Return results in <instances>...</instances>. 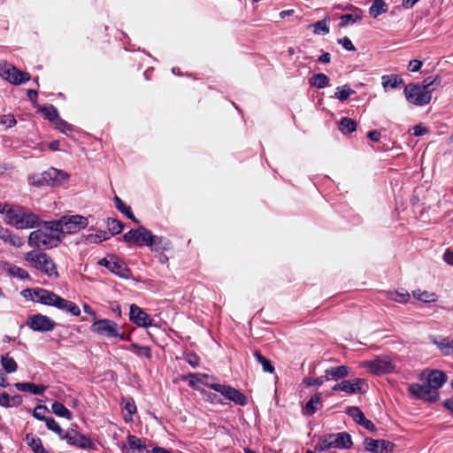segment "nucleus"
Instances as JSON below:
<instances>
[{
  "label": "nucleus",
  "mask_w": 453,
  "mask_h": 453,
  "mask_svg": "<svg viewBox=\"0 0 453 453\" xmlns=\"http://www.w3.org/2000/svg\"><path fill=\"white\" fill-rule=\"evenodd\" d=\"M62 235L53 221L45 222L43 226L30 233L28 236V244L31 247L38 249H51L57 247Z\"/></svg>",
  "instance_id": "1"
},
{
  "label": "nucleus",
  "mask_w": 453,
  "mask_h": 453,
  "mask_svg": "<svg viewBox=\"0 0 453 453\" xmlns=\"http://www.w3.org/2000/svg\"><path fill=\"white\" fill-rule=\"evenodd\" d=\"M40 218L27 210L19 207H11L6 211L5 223L17 229H27L40 226Z\"/></svg>",
  "instance_id": "2"
},
{
  "label": "nucleus",
  "mask_w": 453,
  "mask_h": 453,
  "mask_svg": "<svg viewBox=\"0 0 453 453\" xmlns=\"http://www.w3.org/2000/svg\"><path fill=\"white\" fill-rule=\"evenodd\" d=\"M352 444L351 436L346 432L327 434L319 439L315 449L319 452H324L330 449H348L352 447Z\"/></svg>",
  "instance_id": "3"
},
{
  "label": "nucleus",
  "mask_w": 453,
  "mask_h": 453,
  "mask_svg": "<svg viewBox=\"0 0 453 453\" xmlns=\"http://www.w3.org/2000/svg\"><path fill=\"white\" fill-rule=\"evenodd\" d=\"M25 260L37 270L43 272L50 277H58L57 266L53 260L44 252L31 250L24 255Z\"/></svg>",
  "instance_id": "4"
},
{
  "label": "nucleus",
  "mask_w": 453,
  "mask_h": 453,
  "mask_svg": "<svg viewBox=\"0 0 453 453\" xmlns=\"http://www.w3.org/2000/svg\"><path fill=\"white\" fill-rule=\"evenodd\" d=\"M362 367L374 375H382L395 372L396 365L394 358L388 355L377 356L372 360L362 363Z\"/></svg>",
  "instance_id": "5"
},
{
  "label": "nucleus",
  "mask_w": 453,
  "mask_h": 453,
  "mask_svg": "<svg viewBox=\"0 0 453 453\" xmlns=\"http://www.w3.org/2000/svg\"><path fill=\"white\" fill-rule=\"evenodd\" d=\"M88 224V219L81 215L64 216L59 220H53V225L58 226L62 237L84 229Z\"/></svg>",
  "instance_id": "6"
},
{
  "label": "nucleus",
  "mask_w": 453,
  "mask_h": 453,
  "mask_svg": "<svg viewBox=\"0 0 453 453\" xmlns=\"http://www.w3.org/2000/svg\"><path fill=\"white\" fill-rule=\"evenodd\" d=\"M406 100L415 105H426L431 102V90H425L418 83H410L404 88Z\"/></svg>",
  "instance_id": "7"
},
{
  "label": "nucleus",
  "mask_w": 453,
  "mask_h": 453,
  "mask_svg": "<svg viewBox=\"0 0 453 453\" xmlns=\"http://www.w3.org/2000/svg\"><path fill=\"white\" fill-rule=\"evenodd\" d=\"M409 393L416 399L428 403H435L439 400V392L426 384L412 383L408 388Z\"/></svg>",
  "instance_id": "8"
},
{
  "label": "nucleus",
  "mask_w": 453,
  "mask_h": 453,
  "mask_svg": "<svg viewBox=\"0 0 453 453\" xmlns=\"http://www.w3.org/2000/svg\"><path fill=\"white\" fill-rule=\"evenodd\" d=\"M98 264L120 278L128 279L131 276V272L126 264L117 257L108 256L101 259Z\"/></svg>",
  "instance_id": "9"
},
{
  "label": "nucleus",
  "mask_w": 453,
  "mask_h": 453,
  "mask_svg": "<svg viewBox=\"0 0 453 453\" xmlns=\"http://www.w3.org/2000/svg\"><path fill=\"white\" fill-rule=\"evenodd\" d=\"M90 328L92 332L108 338L120 335L118 324L107 319H96Z\"/></svg>",
  "instance_id": "10"
},
{
  "label": "nucleus",
  "mask_w": 453,
  "mask_h": 453,
  "mask_svg": "<svg viewBox=\"0 0 453 453\" xmlns=\"http://www.w3.org/2000/svg\"><path fill=\"white\" fill-rule=\"evenodd\" d=\"M126 242H134L138 246H148L151 244L152 233L144 226L131 229L123 235Z\"/></svg>",
  "instance_id": "11"
},
{
  "label": "nucleus",
  "mask_w": 453,
  "mask_h": 453,
  "mask_svg": "<svg viewBox=\"0 0 453 453\" xmlns=\"http://www.w3.org/2000/svg\"><path fill=\"white\" fill-rule=\"evenodd\" d=\"M63 440L66 441L69 445L75 446L83 449L96 450V444L87 436L80 434L74 429H68L64 436Z\"/></svg>",
  "instance_id": "12"
},
{
  "label": "nucleus",
  "mask_w": 453,
  "mask_h": 453,
  "mask_svg": "<svg viewBox=\"0 0 453 453\" xmlns=\"http://www.w3.org/2000/svg\"><path fill=\"white\" fill-rule=\"evenodd\" d=\"M26 325L35 332H50L56 326V323L51 319L41 313L29 316Z\"/></svg>",
  "instance_id": "13"
},
{
  "label": "nucleus",
  "mask_w": 453,
  "mask_h": 453,
  "mask_svg": "<svg viewBox=\"0 0 453 453\" xmlns=\"http://www.w3.org/2000/svg\"><path fill=\"white\" fill-rule=\"evenodd\" d=\"M367 385L365 380L360 378H355L352 380H342V382L335 384L333 388V391H343L348 394H362L366 391Z\"/></svg>",
  "instance_id": "14"
},
{
  "label": "nucleus",
  "mask_w": 453,
  "mask_h": 453,
  "mask_svg": "<svg viewBox=\"0 0 453 453\" xmlns=\"http://www.w3.org/2000/svg\"><path fill=\"white\" fill-rule=\"evenodd\" d=\"M1 73L4 79L15 85L25 83L30 80L29 73L19 71L9 64L1 66Z\"/></svg>",
  "instance_id": "15"
},
{
  "label": "nucleus",
  "mask_w": 453,
  "mask_h": 453,
  "mask_svg": "<svg viewBox=\"0 0 453 453\" xmlns=\"http://www.w3.org/2000/svg\"><path fill=\"white\" fill-rule=\"evenodd\" d=\"M23 296L25 297H30L31 300L41 303L45 305L53 306L55 300L58 296L57 294L49 291L44 288H38V289H25L22 292Z\"/></svg>",
  "instance_id": "16"
},
{
  "label": "nucleus",
  "mask_w": 453,
  "mask_h": 453,
  "mask_svg": "<svg viewBox=\"0 0 453 453\" xmlns=\"http://www.w3.org/2000/svg\"><path fill=\"white\" fill-rule=\"evenodd\" d=\"M129 319L140 327H150L153 324V319L139 306L131 304L129 308Z\"/></svg>",
  "instance_id": "17"
},
{
  "label": "nucleus",
  "mask_w": 453,
  "mask_h": 453,
  "mask_svg": "<svg viewBox=\"0 0 453 453\" xmlns=\"http://www.w3.org/2000/svg\"><path fill=\"white\" fill-rule=\"evenodd\" d=\"M69 180V174L56 168H50L42 174V181L50 186H59Z\"/></svg>",
  "instance_id": "18"
},
{
  "label": "nucleus",
  "mask_w": 453,
  "mask_h": 453,
  "mask_svg": "<svg viewBox=\"0 0 453 453\" xmlns=\"http://www.w3.org/2000/svg\"><path fill=\"white\" fill-rule=\"evenodd\" d=\"M365 450L372 453H392L394 444L386 440L366 438L364 441Z\"/></svg>",
  "instance_id": "19"
},
{
  "label": "nucleus",
  "mask_w": 453,
  "mask_h": 453,
  "mask_svg": "<svg viewBox=\"0 0 453 453\" xmlns=\"http://www.w3.org/2000/svg\"><path fill=\"white\" fill-rule=\"evenodd\" d=\"M447 380V375L438 370L430 371L426 377V383L430 387V388L438 391L440 388L443 386V384Z\"/></svg>",
  "instance_id": "20"
},
{
  "label": "nucleus",
  "mask_w": 453,
  "mask_h": 453,
  "mask_svg": "<svg viewBox=\"0 0 453 453\" xmlns=\"http://www.w3.org/2000/svg\"><path fill=\"white\" fill-rule=\"evenodd\" d=\"M431 342L437 347L443 356L453 355V340L448 337L436 338L431 336Z\"/></svg>",
  "instance_id": "21"
},
{
  "label": "nucleus",
  "mask_w": 453,
  "mask_h": 453,
  "mask_svg": "<svg viewBox=\"0 0 453 453\" xmlns=\"http://www.w3.org/2000/svg\"><path fill=\"white\" fill-rule=\"evenodd\" d=\"M53 306L61 311L69 312L70 314H72L73 316H79L81 314V310L76 303H74L72 301L64 299L61 296H59L58 295L55 300Z\"/></svg>",
  "instance_id": "22"
},
{
  "label": "nucleus",
  "mask_w": 453,
  "mask_h": 453,
  "mask_svg": "<svg viewBox=\"0 0 453 453\" xmlns=\"http://www.w3.org/2000/svg\"><path fill=\"white\" fill-rule=\"evenodd\" d=\"M15 388L21 392H28L35 395H39L44 393L47 387L44 385H37L31 382H17Z\"/></svg>",
  "instance_id": "23"
},
{
  "label": "nucleus",
  "mask_w": 453,
  "mask_h": 453,
  "mask_svg": "<svg viewBox=\"0 0 453 453\" xmlns=\"http://www.w3.org/2000/svg\"><path fill=\"white\" fill-rule=\"evenodd\" d=\"M349 367L346 365H340L328 368L325 371L326 380H339L348 376Z\"/></svg>",
  "instance_id": "24"
},
{
  "label": "nucleus",
  "mask_w": 453,
  "mask_h": 453,
  "mask_svg": "<svg viewBox=\"0 0 453 453\" xmlns=\"http://www.w3.org/2000/svg\"><path fill=\"white\" fill-rule=\"evenodd\" d=\"M322 408L321 394L316 393L311 396L310 400L305 405V412L307 415L311 416L317 411Z\"/></svg>",
  "instance_id": "25"
},
{
  "label": "nucleus",
  "mask_w": 453,
  "mask_h": 453,
  "mask_svg": "<svg viewBox=\"0 0 453 453\" xmlns=\"http://www.w3.org/2000/svg\"><path fill=\"white\" fill-rule=\"evenodd\" d=\"M381 84L385 91L389 88H395L399 85L403 84V80L397 74L383 75L381 77Z\"/></svg>",
  "instance_id": "26"
},
{
  "label": "nucleus",
  "mask_w": 453,
  "mask_h": 453,
  "mask_svg": "<svg viewBox=\"0 0 453 453\" xmlns=\"http://www.w3.org/2000/svg\"><path fill=\"white\" fill-rule=\"evenodd\" d=\"M171 242L163 236L152 234L151 244L149 245L153 251H164L170 248Z\"/></svg>",
  "instance_id": "27"
},
{
  "label": "nucleus",
  "mask_w": 453,
  "mask_h": 453,
  "mask_svg": "<svg viewBox=\"0 0 453 453\" xmlns=\"http://www.w3.org/2000/svg\"><path fill=\"white\" fill-rule=\"evenodd\" d=\"M410 293L403 288H401L400 290L396 291L387 292L388 299L400 303H407L410 299Z\"/></svg>",
  "instance_id": "28"
},
{
  "label": "nucleus",
  "mask_w": 453,
  "mask_h": 453,
  "mask_svg": "<svg viewBox=\"0 0 453 453\" xmlns=\"http://www.w3.org/2000/svg\"><path fill=\"white\" fill-rule=\"evenodd\" d=\"M388 10V6L384 0H373L372 4L369 8V13L373 18H377L378 16L386 13Z\"/></svg>",
  "instance_id": "29"
},
{
  "label": "nucleus",
  "mask_w": 453,
  "mask_h": 453,
  "mask_svg": "<svg viewBox=\"0 0 453 453\" xmlns=\"http://www.w3.org/2000/svg\"><path fill=\"white\" fill-rule=\"evenodd\" d=\"M1 365L7 373H13L18 370V365L13 357H10L9 354L1 356Z\"/></svg>",
  "instance_id": "30"
},
{
  "label": "nucleus",
  "mask_w": 453,
  "mask_h": 453,
  "mask_svg": "<svg viewBox=\"0 0 453 453\" xmlns=\"http://www.w3.org/2000/svg\"><path fill=\"white\" fill-rule=\"evenodd\" d=\"M114 203L116 208L121 211L123 214H125L128 219L134 222H138V219L134 215L131 207L127 206L119 196L114 197Z\"/></svg>",
  "instance_id": "31"
},
{
  "label": "nucleus",
  "mask_w": 453,
  "mask_h": 453,
  "mask_svg": "<svg viewBox=\"0 0 453 453\" xmlns=\"http://www.w3.org/2000/svg\"><path fill=\"white\" fill-rule=\"evenodd\" d=\"M51 411L58 417L65 418L68 420L73 418L72 412L60 402L53 403L51 405Z\"/></svg>",
  "instance_id": "32"
},
{
  "label": "nucleus",
  "mask_w": 453,
  "mask_h": 453,
  "mask_svg": "<svg viewBox=\"0 0 453 453\" xmlns=\"http://www.w3.org/2000/svg\"><path fill=\"white\" fill-rule=\"evenodd\" d=\"M412 295L416 299L424 303H434L437 301V295L434 292L417 289L412 292Z\"/></svg>",
  "instance_id": "33"
},
{
  "label": "nucleus",
  "mask_w": 453,
  "mask_h": 453,
  "mask_svg": "<svg viewBox=\"0 0 453 453\" xmlns=\"http://www.w3.org/2000/svg\"><path fill=\"white\" fill-rule=\"evenodd\" d=\"M310 85L318 88L329 86V78L324 73L314 74L310 80Z\"/></svg>",
  "instance_id": "34"
},
{
  "label": "nucleus",
  "mask_w": 453,
  "mask_h": 453,
  "mask_svg": "<svg viewBox=\"0 0 453 453\" xmlns=\"http://www.w3.org/2000/svg\"><path fill=\"white\" fill-rule=\"evenodd\" d=\"M39 111L50 121H56L58 118V111L52 104L43 105L39 109Z\"/></svg>",
  "instance_id": "35"
},
{
  "label": "nucleus",
  "mask_w": 453,
  "mask_h": 453,
  "mask_svg": "<svg viewBox=\"0 0 453 453\" xmlns=\"http://www.w3.org/2000/svg\"><path fill=\"white\" fill-rule=\"evenodd\" d=\"M25 440L35 453L42 451L44 447L40 438L35 437L32 434H27Z\"/></svg>",
  "instance_id": "36"
},
{
  "label": "nucleus",
  "mask_w": 453,
  "mask_h": 453,
  "mask_svg": "<svg viewBox=\"0 0 453 453\" xmlns=\"http://www.w3.org/2000/svg\"><path fill=\"white\" fill-rule=\"evenodd\" d=\"M308 28H312L315 35H327L329 33V27L327 26V19H324L310 25Z\"/></svg>",
  "instance_id": "37"
},
{
  "label": "nucleus",
  "mask_w": 453,
  "mask_h": 453,
  "mask_svg": "<svg viewBox=\"0 0 453 453\" xmlns=\"http://www.w3.org/2000/svg\"><path fill=\"white\" fill-rule=\"evenodd\" d=\"M254 357L257 361L261 365L263 371L265 372L273 373L274 366L272 365L271 361L264 357L260 352L256 351L254 353Z\"/></svg>",
  "instance_id": "38"
},
{
  "label": "nucleus",
  "mask_w": 453,
  "mask_h": 453,
  "mask_svg": "<svg viewBox=\"0 0 453 453\" xmlns=\"http://www.w3.org/2000/svg\"><path fill=\"white\" fill-rule=\"evenodd\" d=\"M354 94L355 90L351 89L349 85H343L336 88L334 97L340 101H345Z\"/></svg>",
  "instance_id": "39"
},
{
  "label": "nucleus",
  "mask_w": 453,
  "mask_h": 453,
  "mask_svg": "<svg viewBox=\"0 0 453 453\" xmlns=\"http://www.w3.org/2000/svg\"><path fill=\"white\" fill-rule=\"evenodd\" d=\"M340 126V129L342 133H352L357 129L356 121L347 117L341 119Z\"/></svg>",
  "instance_id": "40"
},
{
  "label": "nucleus",
  "mask_w": 453,
  "mask_h": 453,
  "mask_svg": "<svg viewBox=\"0 0 453 453\" xmlns=\"http://www.w3.org/2000/svg\"><path fill=\"white\" fill-rule=\"evenodd\" d=\"M441 84V79L436 76H430L426 78L421 84H419L420 88H424L425 90H434L436 87Z\"/></svg>",
  "instance_id": "41"
},
{
  "label": "nucleus",
  "mask_w": 453,
  "mask_h": 453,
  "mask_svg": "<svg viewBox=\"0 0 453 453\" xmlns=\"http://www.w3.org/2000/svg\"><path fill=\"white\" fill-rule=\"evenodd\" d=\"M228 400L233 401L234 403L239 404L241 406H244L247 404V397L242 393L240 390L233 388L231 395L228 397Z\"/></svg>",
  "instance_id": "42"
},
{
  "label": "nucleus",
  "mask_w": 453,
  "mask_h": 453,
  "mask_svg": "<svg viewBox=\"0 0 453 453\" xmlns=\"http://www.w3.org/2000/svg\"><path fill=\"white\" fill-rule=\"evenodd\" d=\"M7 272L11 276L19 278L20 280H25V279L29 278L28 273L26 270H24L17 265H9Z\"/></svg>",
  "instance_id": "43"
},
{
  "label": "nucleus",
  "mask_w": 453,
  "mask_h": 453,
  "mask_svg": "<svg viewBox=\"0 0 453 453\" xmlns=\"http://www.w3.org/2000/svg\"><path fill=\"white\" fill-rule=\"evenodd\" d=\"M107 227H108L109 232L114 235V234H119L123 230L124 225L119 220H117V219H114L111 218H108L107 219Z\"/></svg>",
  "instance_id": "44"
},
{
  "label": "nucleus",
  "mask_w": 453,
  "mask_h": 453,
  "mask_svg": "<svg viewBox=\"0 0 453 453\" xmlns=\"http://www.w3.org/2000/svg\"><path fill=\"white\" fill-rule=\"evenodd\" d=\"M109 239V234L106 231H98L95 234H88L86 237V241L88 243H99L103 241Z\"/></svg>",
  "instance_id": "45"
},
{
  "label": "nucleus",
  "mask_w": 453,
  "mask_h": 453,
  "mask_svg": "<svg viewBox=\"0 0 453 453\" xmlns=\"http://www.w3.org/2000/svg\"><path fill=\"white\" fill-rule=\"evenodd\" d=\"M127 443L131 449L138 450L142 452L145 449V444L142 443V440L134 435L127 436Z\"/></svg>",
  "instance_id": "46"
},
{
  "label": "nucleus",
  "mask_w": 453,
  "mask_h": 453,
  "mask_svg": "<svg viewBox=\"0 0 453 453\" xmlns=\"http://www.w3.org/2000/svg\"><path fill=\"white\" fill-rule=\"evenodd\" d=\"M45 425L49 430L56 433L61 440H63L64 432L59 424L52 418H49L45 421Z\"/></svg>",
  "instance_id": "47"
},
{
  "label": "nucleus",
  "mask_w": 453,
  "mask_h": 453,
  "mask_svg": "<svg viewBox=\"0 0 453 453\" xmlns=\"http://www.w3.org/2000/svg\"><path fill=\"white\" fill-rule=\"evenodd\" d=\"M346 412L357 424H360L362 420L365 419V418L363 411L358 407L356 406L349 407Z\"/></svg>",
  "instance_id": "48"
},
{
  "label": "nucleus",
  "mask_w": 453,
  "mask_h": 453,
  "mask_svg": "<svg viewBox=\"0 0 453 453\" xmlns=\"http://www.w3.org/2000/svg\"><path fill=\"white\" fill-rule=\"evenodd\" d=\"M211 388L213 390L219 392L222 394L226 399H228L229 395H231V392L233 390V388L226 385H221L219 383H214L210 386Z\"/></svg>",
  "instance_id": "49"
},
{
  "label": "nucleus",
  "mask_w": 453,
  "mask_h": 453,
  "mask_svg": "<svg viewBox=\"0 0 453 453\" xmlns=\"http://www.w3.org/2000/svg\"><path fill=\"white\" fill-rule=\"evenodd\" d=\"M361 15H357V14H344L342 15L340 19H341V22H340V26L341 27H347L350 24H353L355 23L356 21L361 19Z\"/></svg>",
  "instance_id": "50"
},
{
  "label": "nucleus",
  "mask_w": 453,
  "mask_h": 453,
  "mask_svg": "<svg viewBox=\"0 0 453 453\" xmlns=\"http://www.w3.org/2000/svg\"><path fill=\"white\" fill-rule=\"evenodd\" d=\"M6 243H9L13 247L19 248L24 245L25 241L22 237L19 236L18 234L10 232Z\"/></svg>",
  "instance_id": "51"
},
{
  "label": "nucleus",
  "mask_w": 453,
  "mask_h": 453,
  "mask_svg": "<svg viewBox=\"0 0 453 453\" xmlns=\"http://www.w3.org/2000/svg\"><path fill=\"white\" fill-rule=\"evenodd\" d=\"M47 411H48V409L46 406L38 405L35 408V410L33 411V416L39 420L46 421V419L49 418L48 417L45 416Z\"/></svg>",
  "instance_id": "52"
},
{
  "label": "nucleus",
  "mask_w": 453,
  "mask_h": 453,
  "mask_svg": "<svg viewBox=\"0 0 453 453\" xmlns=\"http://www.w3.org/2000/svg\"><path fill=\"white\" fill-rule=\"evenodd\" d=\"M17 121L13 115H1L0 116V124L4 125L6 127H12L16 125Z\"/></svg>",
  "instance_id": "53"
},
{
  "label": "nucleus",
  "mask_w": 453,
  "mask_h": 453,
  "mask_svg": "<svg viewBox=\"0 0 453 453\" xmlns=\"http://www.w3.org/2000/svg\"><path fill=\"white\" fill-rule=\"evenodd\" d=\"M337 42L339 44H341L345 50H347L349 51H355L356 50V48L353 45L352 42L347 36H345L343 38H341V39H338Z\"/></svg>",
  "instance_id": "54"
},
{
  "label": "nucleus",
  "mask_w": 453,
  "mask_h": 453,
  "mask_svg": "<svg viewBox=\"0 0 453 453\" xmlns=\"http://www.w3.org/2000/svg\"><path fill=\"white\" fill-rule=\"evenodd\" d=\"M325 380L320 378H304L303 380V383L305 384L307 387L311 386H321L324 383Z\"/></svg>",
  "instance_id": "55"
},
{
  "label": "nucleus",
  "mask_w": 453,
  "mask_h": 453,
  "mask_svg": "<svg viewBox=\"0 0 453 453\" xmlns=\"http://www.w3.org/2000/svg\"><path fill=\"white\" fill-rule=\"evenodd\" d=\"M56 127L61 131L62 133H66L67 131H71V126L64 119L58 118L55 121Z\"/></svg>",
  "instance_id": "56"
},
{
  "label": "nucleus",
  "mask_w": 453,
  "mask_h": 453,
  "mask_svg": "<svg viewBox=\"0 0 453 453\" xmlns=\"http://www.w3.org/2000/svg\"><path fill=\"white\" fill-rule=\"evenodd\" d=\"M423 63L418 59H413L409 62L408 69L411 72H418L421 69Z\"/></svg>",
  "instance_id": "57"
},
{
  "label": "nucleus",
  "mask_w": 453,
  "mask_h": 453,
  "mask_svg": "<svg viewBox=\"0 0 453 453\" xmlns=\"http://www.w3.org/2000/svg\"><path fill=\"white\" fill-rule=\"evenodd\" d=\"M0 405L3 407H11V397L5 392L0 394Z\"/></svg>",
  "instance_id": "58"
},
{
  "label": "nucleus",
  "mask_w": 453,
  "mask_h": 453,
  "mask_svg": "<svg viewBox=\"0 0 453 453\" xmlns=\"http://www.w3.org/2000/svg\"><path fill=\"white\" fill-rule=\"evenodd\" d=\"M124 409L131 416L136 411V405L133 400H129L125 403Z\"/></svg>",
  "instance_id": "59"
},
{
  "label": "nucleus",
  "mask_w": 453,
  "mask_h": 453,
  "mask_svg": "<svg viewBox=\"0 0 453 453\" xmlns=\"http://www.w3.org/2000/svg\"><path fill=\"white\" fill-rule=\"evenodd\" d=\"M428 133V129L420 125H417L413 127V134L415 136H421Z\"/></svg>",
  "instance_id": "60"
},
{
  "label": "nucleus",
  "mask_w": 453,
  "mask_h": 453,
  "mask_svg": "<svg viewBox=\"0 0 453 453\" xmlns=\"http://www.w3.org/2000/svg\"><path fill=\"white\" fill-rule=\"evenodd\" d=\"M443 260L449 265L453 266V250L448 249L443 254Z\"/></svg>",
  "instance_id": "61"
},
{
  "label": "nucleus",
  "mask_w": 453,
  "mask_h": 453,
  "mask_svg": "<svg viewBox=\"0 0 453 453\" xmlns=\"http://www.w3.org/2000/svg\"><path fill=\"white\" fill-rule=\"evenodd\" d=\"M359 425H361L362 426H364L365 428H366L367 430H369L371 432H373L376 430L374 424L371 420L367 419L366 418H365V419H363Z\"/></svg>",
  "instance_id": "62"
},
{
  "label": "nucleus",
  "mask_w": 453,
  "mask_h": 453,
  "mask_svg": "<svg viewBox=\"0 0 453 453\" xmlns=\"http://www.w3.org/2000/svg\"><path fill=\"white\" fill-rule=\"evenodd\" d=\"M187 362L193 367H196L199 365V357L195 355H188L187 357Z\"/></svg>",
  "instance_id": "63"
},
{
  "label": "nucleus",
  "mask_w": 453,
  "mask_h": 453,
  "mask_svg": "<svg viewBox=\"0 0 453 453\" xmlns=\"http://www.w3.org/2000/svg\"><path fill=\"white\" fill-rule=\"evenodd\" d=\"M367 137L372 142H379L380 139V134L376 130H372L368 133Z\"/></svg>",
  "instance_id": "64"
}]
</instances>
